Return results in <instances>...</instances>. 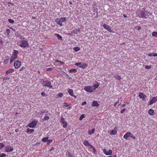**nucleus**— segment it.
Returning a JSON list of instances; mask_svg holds the SVG:
<instances>
[{
  "instance_id": "1",
  "label": "nucleus",
  "mask_w": 157,
  "mask_h": 157,
  "mask_svg": "<svg viewBox=\"0 0 157 157\" xmlns=\"http://www.w3.org/2000/svg\"><path fill=\"white\" fill-rule=\"evenodd\" d=\"M41 82H42V84L44 86L48 87L50 88H52V87L51 82L48 80L44 81V80L42 79L41 80Z\"/></svg>"
},
{
  "instance_id": "2",
  "label": "nucleus",
  "mask_w": 157,
  "mask_h": 157,
  "mask_svg": "<svg viewBox=\"0 0 157 157\" xmlns=\"http://www.w3.org/2000/svg\"><path fill=\"white\" fill-rule=\"evenodd\" d=\"M66 19L65 17H62L60 18H57L55 20V22L60 26H63L62 22L65 21Z\"/></svg>"
},
{
  "instance_id": "3",
  "label": "nucleus",
  "mask_w": 157,
  "mask_h": 157,
  "mask_svg": "<svg viewBox=\"0 0 157 157\" xmlns=\"http://www.w3.org/2000/svg\"><path fill=\"white\" fill-rule=\"evenodd\" d=\"M19 46L21 48H25L29 46L28 41L25 40H21Z\"/></svg>"
},
{
  "instance_id": "4",
  "label": "nucleus",
  "mask_w": 157,
  "mask_h": 157,
  "mask_svg": "<svg viewBox=\"0 0 157 157\" xmlns=\"http://www.w3.org/2000/svg\"><path fill=\"white\" fill-rule=\"evenodd\" d=\"M138 16L142 18H146L147 13L144 11H140L138 13Z\"/></svg>"
},
{
  "instance_id": "5",
  "label": "nucleus",
  "mask_w": 157,
  "mask_h": 157,
  "mask_svg": "<svg viewBox=\"0 0 157 157\" xmlns=\"http://www.w3.org/2000/svg\"><path fill=\"white\" fill-rule=\"evenodd\" d=\"M102 27L105 29L107 30L110 33H114V32L111 29L110 26L107 25L106 24H104L102 25Z\"/></svg>"
},
{
  "instance_id": "6",
  "label": "nucleus",
  "mask_w": 157,
  "mask_h": 157,
  "mask_svg": "<svg viewBox=\"0 0 157 157\" xmlns=\"http://www.w3.org/2000/svg\"><path fill=\"white\" fill-rule=\"evenodd\" d=\"M84 90L88 92H91L93 91V88L91 86H86L84 87Z\"/></svg>"
},
{
  "instance_id": "7",
  "label": "nucleus",
  "mask_w": 157,
  "mask_h": 157,
  "mask_svg": "<svg viewBox=\"0 0 157 157\" xmlns=\"http://www.w3.org/2000/svg\"><path fill=\"white\" fill-rule=\"evenodd\" d=\"M37 121L36 120H34L32 122L28 125V126L31 128H33L36 124Z\"/></svg>"
},
{
  "instance_id": "8",
  "label": "nucleus",
  "mask_w": 157,
  "mask_h": 157,
  "mask_svg": "<svg viewBox=\"0 0 157 157\" xmlns=\"http://www.w3.org/2000/svg\"><path fill=\"white\" fill-rule=\"evenodd\" d=\"M21 65V62L19 60H16L14 62V66L15 68H19Z\"/></svg>"
},
{
  "instance_id": "9",
  "label": "nucleus",
  "mask_w": 157,
  "mask_h": 157,
  "mask_svg": "<svg viewBox=\"0 0 157 157\" xmlns=\"http://www.w3.org/2000/svg\"><path fill=\"white\" fill-rule=\"evenodd\" d=\"M61 122L63 124V127L64 128H66L67 126V123L65 121L64 117H62L61 118Z\"/></svg>"
},
{
  "instance_id": "10",
  "label": "nucleus",
  "mask_w": 157,
  "mask_h": 157,
  "mask_svg": "<svg viewBox=\"0 0 157 157\" xmlns=\"http://www.w3.org/2000/svg\"><path fill=\"white\" fill-rule=\"evenodd\" d=\"M157 101V97H154L152 99L150 100L148 102V105H151Z\"/></svg>"
},
{
  "instance_id": "11",
  "label": "nucleus",
  "mask_w": 157,
  "mask_h": 157,
  "mask_svg": "<svg viewBox=\"0 0 157 157\" xmlns=\"http://www.w3.org/2000/svg\"><path fill=\"white\" fill-rule=\"evenodd\" d=\"M103 151L104 154L106 155H111L112 154V151L111 149L107 151L105 149H104L103 150Z\"/></svg>"
},
{
  "instance_id": "12",
  "label": "nucleus",
  "mask_w": 157,
  "mask_h": 157,
  "mask_svg": "<svg viewBox=\"0 0 157 157\" xmlns=\"http://www.w3.org/2000/svg\"><path fill=\"white\" fill-rule=\"evenodd\" d=\"M139 97L140 99H142L143 101H144L146 97V95L142 93H140L139 94Z\"/></svg>"
},
{
  "instance_id": "13",
  "label": "nucleus",
  "mask_w": 157,
  "mask_h": 157,
  "mask_svg": "<svg viewBox=\"0 0 157 157\" xmlns=\"http://www.w3.org/2000/svg\"><path fill=\"white\" fill-rule=\"evenodd\" d=\"M75 65L77 66H79L81 68H85L87 66V65L86 64L84 63L82 64V63L81 62L77 63L75 64Z\"/></svg>"
},
{
  "instance_id": "14",
  "label": "nucleus",
  "mask_w": 157,
  "mask_h": 157,
  "mask_svg": "<svg viewBox=\"0 0 157 157\" xmlns=\"http://www.w3.org/2000/svg\"><path fill=\"white\" fill-rule=\"evenodd\" d=\"M6 151L7 152H10L13 151V149L10 145H8L5 147Z\"/></svg>"
},
{
  "instance_id": "15",
  "label": "nucleus",
  "mask_w": 157,
  "mask_h": 157,
  "mask_svg": "<svg viewBox=\"0 0 157 157\" xmlns=\"http://www.w3.org/2000/svg\"><path fill=\"white\" fill-rule=\"evenodd\" d=\"M69 94L72 97H74L75 98H76L75 96L73 94V91L72 89H69L68 90Z\"/></svg>"
},
{
  "instance_id": "16",
  "label": "nucleus",
  "mask_w": 157,
  "mask_h": 157,
  "mask_svg": "<svg viewBox=\"0 0 157 157\" xmlns=\"http://www.w3.org/2000/svg\"><path fill=\"white\" fill-rule=\"evenodd\" d=\"M131 133L130 132H128L125 133L124 136L123 138L125 139H127L128 137L130 136Z\"/></svg>"
},
{
  "instance_id": "17",
  "label": "nucleus",
  "mask_w": 157,
  "mask_h": 157,
  "mask_svg": "<svg viewBox=\"0 0 157 157\" xmlns=\"http://www.w3.org/2000/svg\"><path fill=\"white\" fill-rule=\"evenodd\" d=\"M14 71V70L13 69H10L6 71V74L8 75L9 74L12 73Z\"/></svg>"
},
{
  "instance_id": "18",
  "label": "nucleus",
  "mask_w": 157,
  "mask_h": 157,
  "mask_svg": "<svg viewBox=\"0 0 157 157\" xmlns=\"http://www.w3.org/2000/svg\"><path fill=\"white\" fill-rule=\"evenodd\" d=\"M14 53H13L12 56L17 59V55H18V51L17 50H14Z\"/></svg>"
},
{
  "instance_id": "19",
  "label": "nucleus",
  "mask_w": 157,
  "mask_h": 157,
  "mask_svg": "<svg viewBox=\"0 0 157 157\" xmlns=\"http://www.w3.org/2000/svg\"><path fill=\"white\" fill-rule=\"evenodd\" d=\"M34 131V130L33 129L28 128L27 129L26 132L28 134H30L33 133Z\"/></svg>"
},
{
  "instance_id": "20",
  "label": "nucleus",
  "mask_w": 157,
  "mask_h": 157,
  "mask_svg": "<svg viewBox=\"0 0 157 157\" xmlns=\"http://www.w3.org/2000/svg\"><path fill=\"white\" fill-rule=\"evenodd\" d=\"M99 105L98 104L97 102L96 101H94L91 105L92 106H98Z\"/></svg>"
},
{
  "instance_id": "21",
  "label": "nucleus",
  "mask_w": 157,
  "mask_h": 157,
  "mask_svg": "<svg viewBox=\"0 0 157 157\" xmlns=\"http://www.w3.org/2000/svg\"><path fill=\"white\" fill-rule=\"evenodd\" d=\"M149 114L151 115L154 114V110L152 109H150L148 111Z\"/></svg>"
},
{
  "instance_id": "22",
  "label": "nucleus",
  "mask_w": 157,
  "mask_h": 157,
  "mask_svg": "<svg viewBox=\"0 0 157 157\" xmlns=\"http://www.w3.org/2000/svg\"><path fill=\"white\" fill-rule=\"evenodd\" d=\"M80 31V30L77 29H75L74 30H73L72 31H71V33H72L74 34H77V33L79 32Z\"/></svg>"
},
{
  "instance_id": "23",
  "label": "nucleus",
  "mask_w": 157,
  "mask_h": 157,
  "mask_svg": "<svg viewBox=\"0 0 157 157\" xmlns=\"http://www.w3.org/2000/svg\"><path fill=\"white\" fill-rule=\"evenodd\" d=\"M110 134L111 135H115L117 133V131L115 129H113L112 130L110 131Z\"/></svg>"
},
{
  "instance_id": "24",
  "label": "nucleus",
  "mask_w": 157,
  "mask_h": 157,
  "mask_svg": "<svg viewBox=\"0 0 157 157\" xmlns=\"http://www.w3.org/2000/svg\"><path fill=\"white\" fill-rule=\"evenodd\" d=\"M49 139L48 137H47L45 138H43L42 141L44 142H48V139Z\"/></svg>"
},
{
  "instance_id": "25",
  "label": "nucleus",
  "mask_w": 157,
  "mask_h": 157,
  "mask_svg": "<svg viewBox=\"0 0 157 157\" xmlns=\"http://www.w3.org/2000/svg\"><path fill=\"white\" fill-rule=\"evenodd\" d=\"M69 72L70 73H75L77 72V70H76V69H72L70 70Z\"/></svg>"
},
{
  "instance_id": "26",
  "label": "nucleus",
  "mask_w": 157,
  "mask_h": 157,
  "mask_svg": "<svg viewBox=\"0 0 157 157\" xmlns=\"http://www.w3.org/2000/svg\"><path fill=\"white\" fill-rule=\"evenodd\" d=\"M95 129L94 128L91 130L88 131V133L90 135H91L94 133Z\"/></svg>"
},
{
  "instance_id": "27",
  "label": "nucleus",
  "mask_w": 157,
  "mask_h": 157,
  "mask_svg": "<svg viewBox=\"0 0 157 157\" xmlns=\"http://www.w3.org/2000/svg\"><path fill=\"white\" fill-rule=\"evenodd\" d=\"M84 144L86 146H87L88 145H90V144L88 142L87 140L84 141L83 142Z\"/></svg>"
},
{
  "instance_id": "28",
  "label": "nucleus",
  "mask_w": 157,
  "mask_h": 157,
  "mask_svg": "<svg viewBox=\"0 0 157 157\" xmlns=\"http://www.w3.org/2000/svg\"><path fill=\"white\" fill-rule=\"evenodd\" d=\"M55 35L56 36L58 37V38L59 40H62V37L59 34H55Z\"/></svg>"
},
{
  "instance_id": "29",
  "label": "nucleus",
  "mask_w": 157,
  "mask_h": 157,
  "mask_svg": "<svg viewBox=\"0 0 157 157\" xmlns=\"http://www.w3.org/2000/svg\"><path fill=\"white\" fill-rule=\"evenodd\" d=\"M93 88V90L97 88L98 86V84H95L91 86Z\"/></svg>"
},
{
  "instance_id": "30",
  "label": "nucleus",
  "mask_w": 157,
  "mask_h": 157,
  "mask_svg": "<svg viewBox=\"0 0 157 157\" xmlns=\"http://www.w3.org/2000/svg\"><path fill=\"white\" fill-rule=\"evenodd\" d=\"M74 50L76 52H78L80 50V48L78 47H75L73 48Z\"/></svg>"
},
{
  "instance_id": "31",
  "label": "nucleus",
  "mask_w": 157,
  "mask_h": 157,
  "mask_svg": "<svg viewBox=\"0 0 157 157\" xmlns=\"http://www.w3.org/2000/svg\"><path fill=\"white\" fill-rule=\"evenodd\" d=\"M15 59H16V58L12 56L10 59V63H11Z\"/></svg>"
},
{
  "instance_id": "32",
  "label": "nucleus",
  "mask_w": 157,
  "mask_h": 157,
  "mask_svg": "<svg viewBox=\"0 0 157 157\" xmlns=\"http://www.w3.org/2000/svg\"><path fill=\"white\" fill-rule=\"evenodd\" d=\"M57 96L58 98H62L63 96V94L61 93H58L57 94Z\"/></svg>"
},
{
  "instance_id": "33",
  "label": "nucleus",
  "mask_w": 157,
  "mask_h": 157,
  "mask_svg": "<svg viewBox=\"0 0 157 157\" xmlns=\"http://www.w3.org/2000/svg\"><path fill=\"white\" fill-rule=\"evenodd\" d=\"M6 33H7V36H9V34L10 32V30L9 29H7L6 30Z\"/></svg>"
},
{
  "instance_id": "34",
  "label": "nucleus",
  "mask_w": 157,
  "mask_h": 157,
  "mask_svg": "<svg viewBox=\"0 0 157 157\" xmlns=\"http://www.w3.org/2000/svg\"><path fill=\"white\" fill-rule=\"evenodd\" d=\"M115 77V78L116 79L118 80H120L121 78V77L119 75H118V76L116 75Z\"/></svg>"
},
{
  "instance_id": "35",
  "label": "nucleus",
  "mask_w": 157,
  "mask_h": 157,
  "mask_svg": "<svg viewBox=\"0 0 157 157\" xmlns=\"http://www.w3.org/2000/svg\"><path fill=\"white\" fill-rule=\"evenodd\" d=\"M152 35L153 36L157 37V32H153L152 33Z\"/></svg>"
},
{
  "instance_id": "36",
  "label": "nucleus",
  "mask_w": 157,
  "mask_h": 157,
  "mask_svg": "<svg viewBox=\"0 0 157 157\" xmlns=\"http://www.w3.org/2000/svg\"><path fill=\"white\" fill-rule=\"evenodd\" d=\"M25 70V67L24 66L22 67L19 70L20 71H24Z\"/></svg>"
},
{
  "instance_id": "37",
  "label": "nucleus",
  "mask_w": 157,
  "mask_h": 157,
  "mask_svg": "<svg viewBox=\"0 0 157 157\" xmlns=\"http://www.w3.org/2000/svg\"><path fill=\"white\" fill-rule=\"evenodd\" d=\"M4 147V145L3 143H0V149Z\"/></svg>"
},
{
  "instance_id": "38",
  "label": "nucleus",
  "mask_w": 157,
  "mask_h": 157,
  "mask_svg": "<svg viewBox=\"0 0 157 157\" xmlns=\"http://www.w3.org/2000/svg\"><path fill=\"white\" fill-rule=\"evenodd\" d=\"M8 20L9 22L11 23H13L14 22V20L12 19H9Z\"/></svg>"
},
{
  "instance_id": "39",
  "label": "nucleus",
  "mask_w": 157,
  "mask_h": 157,
  "mask_svg": "<svg viewBox=\"0 0 157 157\" xmlns=\"http://www.w3.org/2000/svg\"><path fill=\"white\" fill-rule=\"evenodd\" d=\"M6 155L4 153H2L0 154V157H5L6 156Z\"/></svg>"
},
{
  "instance_id": "40",
  "label": "nucleus",
  "mask_w": 157,
  "mask_h": 157,
  "mask_svg": "<svg viewBox=\"0 0 157 157\" xmlns=\"http://www.w3.org/2000/svg\"><path fill=\"white\" fill-rule=\"evenodd\" d=\"M130 137H131L133 140H135L136 139L135 136L132 134L131 133Z\"/></svg>"
},
{
  "instance_id": "41",
  "label": "nucleus",
  "mask_w": 157,
  "mask_h": 157,
  "mask_svg": "<svg viewBox=\"0 0 157 157\" xmlns=\"http://www.w3.org/2000/svg\"><path fill=\"white\" fill-rule=\"evenodd\" d=\"M151 66L146 65L145 66V68L147 69H150L151 68Z\"/></svg>"
},
{
  "instance_id": "42",
  "label": "nucleus",
  "mask_w": 157,
  "mask_h": 157,
  "mask_svg": "<svg viewBox=\"0 0 157 157\" xmlns=\"http://www.w3.org/2000/svg\"><path fill=\"white\" fill-rule=\"evenodd\" d=\"M41 95L44 97H45L46 96V94H45L44 92H43L41 93Z\"/></svg>"
},
{
  "instance_id": "43",
  "label": "nucleus",
  "mask_w": 157,
  "mask_h": 157,
  "mask_svg": "<svg viewBox=\"0 0 157 157\" xmlns=\"http://www.w3.org/2000/svg\"><path fill=\"white\" fill-rule=\"evenodd\" d=\"M84 117V115H82L79 118V120H81Z\"/></svg>"
},
{
  "instance_id": "44",
  "label": "nucleus",
  "mask_w": 157,
  "mask_h": 157,
  "mask_svg": "<svg viewBox=\"0 0 157 157\" xmlns=\"http://www.w3.org/2000/svg\"><path fill=\"white\" fill-rule=\"evenodd\" d=\"M49 119V117L48 116H45L44 118V119L45 120H47Z\"/></svg>"
},
{
  "instance_id": "45",
  "label": "nucleus",
  "mask_w": 157,
  "mask_h": 157,
  "mask_svg": "<svg viewBox=\"0 0 157 157\" xmlns=\"http://www.w3.org/2000/svg\"><path fill=\"white\" fill-rule=\"evenodd\" d=\"M68 155L69 157H72V154L69 152L68 153Z\"/></svg>"
},
{
  "instance_id": "46",
  "label": "nucleus",
  "mask_w": 157,
  "mask_h": 157,
  "mask_svg": "<svg viewBox=\"0 0 157 157\" xmlns=\"http://www.w3.org/2000/svg\"><path fill=\"white\" fill-rule=\"evenodd\" d=\"M125 111V109H122L121 111V113L122 114L124 113V112Z\"/></svg>"
},
{
  "instance_id": "47",
  "label": "nucleus",
  "mask_w": 157,
  "mask_h": 157,
  "mask_svg": "<svg viewBox=\"0 0 157 157\" xmlns=\"http://www.w3.org/2000/svg\"><path fill=\"white\" fill-rule=\"evenodd\" d=\"M148 56H149V57H151V56H153V53H151L149 54L148 55Z\"/></svg>"
},
{
  "instance_id": "48",
  "label": "nucleus",
  "mask_w": 157,
  "mask_h": 157,
  "mask_svg": "<svg viewBox=\"0 0 157 157\" xmlns=\"http://www.w3.org/2000/svg\"><path fill=\"white\" fill-rule=\"evenodd\" d=\"M64 106L67 107V106H69V105L68 104H67V103H66V102H64Z\"/></svg>"
},
{
  "instance_id": "49",
  "label": "nucleus",
  "mask_w": 157,
  "mask_h": 157,
  "mask_svg": "<svg viewBox=\"0 0 157 157\" xmlns=\"http://www.w3.org/2000/svg\"><path fill=\"white\" fill-rule=\"evenodd\" d=\"M6 61H7L8 62L9 60V58L8 56H6L5 57V59Z\"/></svg>"
},
{
  "instance_id": "50",
  "label": "nucleus",
  "mask_w": 157,
  "mask_h": 157,
  "mask_svg": "<svg viewBox=\"0 0 157 157\" xmlns=\"http://www.w3.org/2000/svg\"><path fill=\"white\" fill-rule=\"evenodd\" d=\"M3 42V41L2 40V38L0 37V43L2 44Z\"/></svg>"
},
{
  "instance_id": "51",
  "label": "nucleus",
  "mask_w": 157,
  "mask_h": 157,
  "mask_svg": "<svg viewBox=\"0 0 157 157\" xmlns=\"http://www.w3.org/2000/svg\"><path fill=\"white\" fill-rule=\"evenodd\" d=\"M8 62V61H6V60H4V61L3 63H4V64L6 65V64Z\"/></svg>"
},
{
  "instance_id": "52",
  "label": "nucleus",
  "mask_w": 157,
  "mask_h": 157,
  "mask_svg": "<svg viewBox=\"0 0 157 157\" xmlns=\"http://www.w3.org/2000/svg\"><path fill=\"white\" fill-rule=\"evenodd\" d=\"M90 146L93 149L94 151V152L96 151V150L94 147H93L92 145H90Z\"/></svg>"
},
{
  "instance_id": "53",
  "label": "nucleus",
  "mask_w": 157,
  "mask_h": 157,
  "mask_svg": "<svg viewBox=\"0 0 157 157\" xmlns=\"http://www.w3.org/2000/svg\"><path fill=\"white\" fill-rule=\"evenodd\" d=\"M56 62H59L60 63H61V64H63L64 63L63 62H62V61H61L59 60H56Z\"/></svg>"
},
{
  "instance_id": "54",
  "label": "nucleus",
  "mask_w": 157,
  "mask_h": 157,
  "mask_svg": "<svg viewBox=\"0 0 157 157\" xmlns=\"http://www.w3.org/2000/svg\"><path fill=\"white\" fill-rule=\"evenodd\" d=\"M10 79V78L7 77L6 78H4L3 79V80H9Z\"/></svg>"
},
{
  "instance_id": "55",
  "label": "nucleus",
  "mask_w": 157,
  "mask_h": 157,
  "mask_svg": "<svg viewBox=\"0 0 157 157\" xmlns=\"http://www.w3.org/2000/svg\"><path fill=\"white\" fill-rule=\"evenodd\" d=\"M86 104V101H84L82 102V105H85Z\"/></svg>"
},
{
  "instance_id": "56",
  "label": "nucleus",
  "mask_w": 157,
  "mask_h": 157,
  "mask_svg": "<svg viewBox=\"0 0 157 157\" xmlns=\"http://www.w3.org/2000/svg\"><path fill=\"white\" fill-rule=\"evenodd\" d=\"M52 140H50V139H49V140H48V143H47V144H48V143L51 142H52Z\"/></svg>"
},
{
  "instance_id": "57",
  "label": "nucleus",
  "mask_w": 157,
  "mask_h": 157,
  "mask_svg": "<svg viewBox=\"0 0 157 157\" xmlns=\"http://www.w3.org/2000/svg\"><path fill=\"white\" fill-rule=\"evenodd\" d=\"M52 68H49L47 69V71H51L52 70Z\"/></svg>"
},
{
  "instance_id": "58",
  "label": "nucleus",
  "mask_w": 157,
  "mask_h": 157,
  "mask_svg": "<svg viewBox=\"0 0 157 157\" xmlns=\"http://www.w3.org/2000/svg\"><path fill=\"white\" fill-rule=\"evenodd\" d=\"M153 56L156 57L157 56V53H153Z\"/></svg>"
},
{
  "instance_id": "59",
  "label": "nucleus",
  "mask_w": 157,
  "mask_h": 157,
  "mask_svg": "<svg viewBox=\"0 0 157 157\" xmlns=\"http://www.w3.org/2000/svg\"><path fill=\"white\" fill-rule=\"evenodd\" d=\"M126 105L125 104H122V105H121V106L122 107H125L126 106Z\"/></svg>"
},
{
  "instance_id": "60",
  "label": "nucleus",
  "mask_w": 157,
  "mask_h": 157,
  "mask_svg": "<svg viewBox=\"0 0 157 157\" xmlns=\"http://www.w3.org/2000/svg\"><path fill=\"white\" fill-rule=\"evenodd\" d=\"M19 131V129H16L15 130V131L16 132H18Z\"/></svg>"
},
{
  "instance_id": "61",
  "label": "nucleus",
  "mask_w": 157,
  "mask_h": 157,
  "mask_svg": "<svg viewBox=\"0 0 157 157\" xmlns=\"http://www.w3.org/2000/svg\"><path fill=\"white\" fill-rule=\"evenodd\" d=\"M117 103H118V102H117L115 103L114 105V106H116L117 105Z\"/></svg>"
},
{
  "instance_id": "62",
  "label": "nucleus",
  "mask_w": 157,
  "mask_h": 157,
  "mask_svg": "<svg viewBox=\"0 0 157 157\" xmlns=\"http://www.w3.org/2000/svg\"><path fill=\"white\" fill-rule=\"evenodd\" d=\"M141 29V27H139L138 28V30H140Z\"/></svg>"
},
{
  "instance_id": "63",
  "label": "nucleus",
  "mask_w": 157,
  "mask_h": 157,
  "mask_svg": "<svg viewBox=\"0 0 157 157\" xmlns=\"http://www.w3.org/2000/svg\"><path fill=\"white\" fill-rule=\"evenodd\" d=\"M69 3H70V4H71V5L72 4V3L71 2L69 1Z\"/></svg>"
},
{
  "instance_id": "64",
  "label": "nucleus",
  "mask_w": 157,
  "mask_h": 157,
  "mask_svg": "<svg viewBox=\"0 0 157 157\" xmlns=\"http://www.w3.org/2000/svg\"><path fill=\"white\" fill-rule=\"evenodd\" d=\"M112 157H117L116 155H114L112 156Z\"/></svg>"
}]
</instances>
